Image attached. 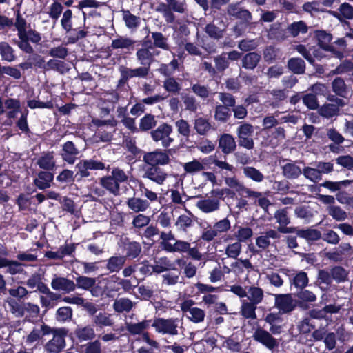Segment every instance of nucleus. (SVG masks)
Segmentation results:
<instances>
[{
	"mask_svg": "<svg viewBox=\"0 0 353 353\" xmlns=\"http://www.w3.org/2000/svg\"><path fill=\"white\" fill-rule=\"evenodd\" d=\"M126 204L128 208L134 212H144L150 206V203L147 200L134 196L128 199Z\"/></svg>",
	"mask_w": 353,
	"mask_h": 353,
	"instance_id": "nucleus-29",
	"label": "nucleus"
},
{
	"mask_svg": "<svg viewBox=\"0 0 353 353\" xmlns=\"http://www.w3.org/2000/svg\"><path fill=\"white\" fill-rule=\"evenodd\" d=\"M194 128L199 134L205 135L210 130L211 124L208 119L199 117L194 120Z\"/></svg>",
	"mask_w": 353,
	"mask_h": 353,
	"instance_id": "nucleus-44",
	"label": "nucleus"
},
{
	"mask_svg": "<svg viewBox=\"0 0 353 353\" xmlns=\"http://www.w3.org/2000/svg\"><path fill=\"white\" fill-rule=\"evenodd\" d=\"M218 97L222 105H225L229 108H233L236 105V98L231 93L220 92L218 94Z\"/></svg>",
	"mask_w": 353,
	"mask_h": 353,
	"instance_id": "nucleus-54",
	"label": "nucleus"
},
{
	"mask_svg": "<svg viewBox=\"0 0 353 353\" xmlns=\"http://www.w3.org/2000/svg\"><path fill=\"white\" fill-rule=\"evenodd\" d=\"M333 92L338 96L345 97L347 88L345 81L341 77H336L332 83Z\"/></svg>",
	"mask_w": 353,
	"mask_h": 353,
	"instance_id": "nucleus-47",
	"label": "nucleus"
},
{
	"mask_svg": "<svg viewBox=\"0 0 353 353\" xmlns=\"http://www.w3.org/2000/svg\"><path fill=\"white\" fill-rule=\"evenodd\" d=\"M163 87L167 92L173 94H179L181 89L180 84L172 76L164 81Z\"/></svg>",
	"mask_w": 353,
	"mask_h": 353,
	"instance_id": "nucleus-56",
	"label": "nucleus"
},
{
	"mask_svg": "<svg viewBox=\"0 0 353 353\" xmlns=\"http://www.w3.org/2000/svg\"><path fill=\"white\" fill-rule=\"evenodd\" d=\"M288 68L294 74H303L305 71V63L299 57H292L288 61Z\"/></svg>",
	"mask_w": 353,
	"mask_h": 353,
	"instance_id": "nucleus-33",
	"label": "nucleus"
},
{
	"mask_svg": "<svg viewBox=\"0 0 353 353\" xmlns=\"http://www.w3.org/2000/svg\"><path fill=\"white\" fill-rule=\"evenodd\" d=\"M37 163L41 169L48 171L53 170L56 165V162L54 158V152H43L41 156L38 159Z\"/></svg>",
	"mask_w": 353,
	"mask_h": 353,
	"instance_id": "nucleus-26",
	"label": "nucleus"
},
{
	"mask_svg": "<svg viewBox=\"0 0 353 353\" xmlns=\"http://www.w3.org/2000/svg\"><path fill=\"white\" fill-rule=\"evenodd\" d=\"M159 264L154 265L153 270L155 273L160 274L168 270H176L175 263L172 262L168 257H161L159 260Z\"/></svg>",
	"mask_w": 353,
	"mask_h": 353,
	"instance_id": "nucleus-37",
	"label": "nucleus"
},
{
	"mask_svg": "<svg viewBox=\"0 0 353 353\" xmlns=\"http://www.w3.org/2000/svg\"><path fill=\"white\" fill-rule=\"evenodd\" d=\"M0 54L3 60L11 62L15 59L12 48L6 42L0 43Z\"/></svg>",
	"mask_w": 353,
	"mask_h": 353,
	"instance_id": "nucleus-53",
	"label": "nucleus"
},
{
	"mask_svg": "<svg viewBox=\"0 0 353 353\" xmlns=\"http://www.w3.org/2000/svg\"><path fill=\"white\" fill-rule=\"evenodd\" d=\"M243 173L245 176L256 182H261L264 179L263 174L254 167H245L243 168Z\"/></svg>",
	"mask_w": 353,
	"mask_h": 353,
	"instance_id": "nucleus-60",
	"label": "nucleus"
},
{
	"mask_svg": "<svg viewBox=\"0 0 353 353\" xmlns=\"http://www.w3.org/2000/svg\"><path fill=\"white\" fill-rule=\"evenodd\" d=\"M274 217L276 220V223H278L279 225L278 227V231L280 233H292V232H287L285 230V229L294 228V226L288 227V225L290 223V217L289 216L287 208L277 210L274 214Z\"/></svg>",
	"mask_w": 353,
	"mask_h": 353,
	"instance_id": "nucleus-15",
	"label": "nucleus"
},
{
	"mask_svg": "<svg viewBox=\"0 0 353 353\" xmlns=\"http://www.w3.org/2000/svg\"><path fill=\"white\" fill-rule=\"evenodd\" d=\"M68 333V329L60 327L44 345V350L47 353H61L66 346L65 337Z\"/></svg>",
	"mask_w": 353,
	"mask_h": 353,
	"instance_id": "nucleus-4",
	"label": "nucleus"
},
{
	"mask_svg": "<svg viewBox=\"0 0 353 353\" xmlns=\"http://www.w3.org/2000/svg\"><path fill=\"white\" fill-rule=\"evenodd\" d=\"M261 59L260 54L256 52H248L241 59L242 67L246 70H252L257 66Z\"/></svg>",
	"mask_w": 353,
	"mask_h": 353,
	"instance_id": "nucleus-25",
	"label": "nucleus"
},
{
	"mask_svg": "<svg viewBox=\"0 0 353 353\" xmlns=\"http://www.w3.org/2000/svg\"><path fill=\"white\" fill-rule=\"evenodd\" d=\"M77 176V172L74 174L73 171L64 169L56 177V179L61 183H72L74 181L80 182L81 180H78L79 178Z\"/></svg>",
	"mask_w": 353,
	"mask_h": 353,
	"instance_id": "nucleus-39",
	"label": "nucleus"
},
{
	"mask_svg": "<svg viewBox=\"0 0 353 353\" xmlns=\"http://www.w3.org/2000/svg\"><path fill=\"white\" fill-rule=\"evenodd\" d=\"M223 28L217 27L214 23H207L205 26V32L214 39H219L223 36V32L226 31L225 23H222Z\"/></svg>",
	"mask_w": 353,
	"mask_h": 353,
	"instance_id": "nucleus-49",
	"label": "nucleus"
},
{
	"mask_svg": "<svg viewBox=\"0 0 353 353\" xmlns=\"http://www.w3.org/2000/svg\"><path fill=\"white\" fill-rule=\"evenodd\" d=\"M75 168L77 169L78 180L88 177L90 170H103L105 168L104 163L94 159L80 160Z\"/></svg>",
	"mask_w": 353,
	"mask_h": 353,
	"instance_id": "nucleus-7",
	"label": "nucleus"
},
{
	"mask_svg": "<svg viewBox=\"0 0 353 353\" xmlns=\"http://www.w3.org/2000/svg\"><path fill=\"white\" fill-rule=\"evenodd\" d=\"M198 207L202 212L210 213L219 209L220 202L218 199H203L198 202Z\"/></svg>",
	"mask_w": 353,
	"mask_h": 353,
	"instance_id": "nucleus-34",
	"label": "nucleus"
},
{
	"mask_svg": "<svg viewBox=\"0 0 353 353\" xmlns=\"http://www.w3.org/2000/svg\"><path fill=\"white\" fill-rule=\"evenodd\" d=\"M54 174L48 171H40L33 181L34 185L39 190H46L51 187Z\"/></svg>",
	"mask_w": 353,
	"mask_h": 353,
	"instance_id": "nucleus-22",
	"label": "nucleus"
},
{
	"mask_svg": "<svg viewBox=\"0 0 353 353\" xmlns=\"http://www.w3.org/2000/svg\"><path fill=\"white\" fill-rule=\"evenodd\" d=\"M63 28L66 30L68 42L75 43L79 39L83 38L86 32L83 30L72 29V23H61Z\"/></svg>",
	"mask_w": 353,
	"mask_h": 353,
	"instance_id": "nucleus-32",
	"label": "nucleus"
},
{
	"mask_svg": "<svg viewBox=\"0 0 353 353\" xmlns=\"http://www.w3.org/2000/svg\"><path fill=\"white\" fill-rule=\"evenodd\" d=\"M179 320L174 318H155L152 324V327L155 331L162 334H169L175 336L179 334L178 327Z\"/></svg>",
	"mask_w": 353,
	"mask_h": 353,
	"instance_id": "nucleus-3",
	"label": "nucleus"
},
{
	"mask_svg": "<svg viewBox=\"0 0 353 353\" xmlns=\"http://www.w3.org/2000/svg\"><path fill=\"white\" fill-rule=\"evenodd\" d=\"M296 305V301L292 298V294H277L275 297V305L283 314L292 312Z\"/></svg>",
	"mask_w": 353,
	"mask_h": 353,
	"instance_id": "nucleus-12",
	"label": "nucleus"
},
{
	"mask_svg": "<svg viewBox=\"0 0 353 353\" xmlns=\"http://www.w3.org/2000/svg\"><path fill=\"white\" fill-rule=\"evenodd\" d=\"M96 284L94 278L88 277L85 276H79L76 278V287L78 288L88 290L93 288Z\"/></svg>",
	"mask_w": 353,
	"mask_h": 353,
	"instance_id": "nucleus-51",
	"label": "nucleus"
},
{
	"mask_svg": "<svg viewBox=\"0 0 353 353\" xmlns=\"http://www.w3.org/2000/svg\"><path fill=\"white\" fill-rule=\"evenodd\" d=\"M330 272L332 280H335L336 283H343L347 280L348 273L343 267L336 265L331 268Z\"/></svg>",
	"mask_w": 353,
	"mask_h": 353,
	"instance_id": "nucleus-45",
	"label": "nucleus"
},
{
	"mask_svg": "<svg viewBox=\"0 0 353 353\" xmlns=\"http://www.w3.org/2000/svg\"><path fill=\"white\" fill-rule=\"evenodd\" d=\"M279 49L273 46H268L263 50L264 61L268 63H273L277 58Z\"/></svg>",
	"mask_w": 353,
	"mask_h": 353,
	"instance_id": "nucleus-63",
	"label": "nucleus"
},
{
	"mask_svg": "<svg viewBox=\"0 0 353 353\" xmlns=\"http://www.w3.org/2000/svg\"><path fill=\"white\" fill-rule=\"evenodd\" d=\"M51 286L55 290H62L66 292H72L76 288L73 281L65 277L57 276L56 275L52 280Z\"/></svg>",
	"mask_w": 353,
	"mask_h": 353,
	"instance_id": "nucleus-21",
	"label": "nucleus"
},
{
	"mask_svg": "<svg viewBox=\"0 0 353 353\" xmlns=\"http://www.w3.org/2000/svg\"><path fill=\"white\" fill-rule=\"evenodd\" d=\"M339 111V108L336 105L331 103L323 105L319 110L320 114L327 119H330L337 115Z\"/></svg>",
	"mask_w": 353,
	"mask_h": 353,
	"instance_id": "nucleus-58",
	"label": "nucleus"
},
{
	"mask_svg": "<svg viewBox=\"0 0 353 353\" xmlns=\"http://www.w3.org/2000/svg\"><path fill=\"white\" fill-rule=\"evenodd\" d=\"M232 108L217 103L214 108V119L222 123L228 122L232 116Z\"/></svg>",
	"mask_w": 353,
	"mask_h": 353,
	"instance_id": "nucleus-30",
	"label": "nucleus"
},
{
	"mask_svg": "<svg viewBox=\"0 0 353 353\" xmlns=\"http://www.w3.org/2000/svg\"><path fill=\"white\" fill-rule=\"evenodd\" d=\"M256 304L251 302L244 301L241 305V314L245 319H256Z\"/></svg>",
	"mask_w": 353,
	"mask_h": 353,
	"instance_id": "nucleus-41",
	"label": "nucleus"
},
{
	"mask_svg": "<svg viewBox=\"0 0 353 353\" xmlns=\"http://www.w3.org/2000/svg\"><path fill=\"white\" fill-rule=\"evenodd\" d=\"M26 24L27 23H0V30L6 27L16 26L18 30V35L20 39L18 46L23 52L32 54L33 52V48L30 46L27 35H26Z\"/></svg>",
	"mask_w": 353,
	"mask_h": 353,
	"instance_id": "nucleus-11",
	"label": "nucleus"
},
{
	"mask_svg": "<svg viewBox=\"0 0 353 353\" xmlns=\"http://www.w3.org/2000/svg\"><path fill=\"white\" fill-rule=\"evenodd\" d=\"M231 228L230 221L228 218H224L222 220L215 223L212 228L210 226L209 230L203 232L201 239L205 241L210 242L212 241L219 234L228 231Z\"/></svg>",
	"mask_w": 353,
	"mask_h": 353,
	"instance_id": "nucleus-8",
	"label": "nucleus"
},
{
	"mask_svg": "<svg viewBox=\"0 0 353 353\" xmlns=\"http://www.w3.org/2000/svg\"><path fill=\"white\" fill-rule=\"evenodd\" d=\"M143 161L148 166H162L170 162V150L156 149L152 152H143Z\"/></svg>",
	"mask_w": 353,
	"mask_h": 353,
	"instance_id": "nucleus-2",
	"label": "nucleus"
},
{
	"mask_svg": "<svg viewBox=\"0 0 353 353\" xmlns=\"http://www.w3.org/2000/svg\"><path fill=\"white\" fill-rule=\"evenodd\" d=\"M93 326L103 328L107 326H112L113 325L112 320L110 317V314L106 312H100L99 314H95L92 319Z\"/></svg>",
	"mask_w": 353,
	"mask_h": 353,
	"instance_id": "nucleus-36",
	"label": "nucleus"
},
{
	"mask_svg": "<svg viewBox=\"0 0 353 353\" xmlns=\"http://www.w3.org/2000/svg\"><path fill=\"white\" fill-rule=\"evenodd\" d=\"M136 55L142 67L148 68L149 72L154 61V52H152L149 48H141L137 51Z\"/></svg>",
	"mask_w": 353,
	"mask_h": 353,
	"instance_id": "nucleus-27",
	"label": "nucleus"
},
{
	"mask_svg": "<svg viewBox=\"0 0 353 353\" xmlns=\"http://www.w3.org/2000/svg\"><path fill=\"white\" fill-rule=\"evenodd\" d=\"M291 285H294L296 288H305L309 282V279L306 272L300 271L292 278L290 279Z\"/></svg>",
	"mask_w": 353,
	"mask_h": 353,
	"instance_id": "nucleus-40",
	"label": "nucleus"
},
{
	"mask_svg": "<svg viewBox=\"0 0 353 353\" xmlns=\"http://www.w3.org/2000/svg\"><path fill=\"white\" fill-rule=\"evenodd\" d=\"M132 307L133 303L128 298L117 299L113 303V308L118 313L129 312Z\"/></svg>",
	"mask_w": 353,
	"mask_h": 353,
	"instance_id": "nucleus-38",
	"label": "nucleus"
},
{
	"mask_svg": "<svg viewBox=\"0 0 353 353\" xmlns=\"http://www.w3.org/2000/svg\"><path fill=\"white\" fill-rule=\"evenodd\" d=\"M187 212L192 217L185 214H181L178 217L176 222V225H179L180 228L183 231H186L188 228H190L192 225L194 219L196 221L197 219V218L195 217L189 210H187Z\"/></svg>",
	"mask_w": 353,
	"mask_h": 353,
	"instance_id": "nucleus-48",
	"label": "nucleus"
},
{
	"mask_svg": "<svg viewBox=\"0 0 353 353\" xmlns=\"http://www.w3.org/2000/svg\"><path fill=\"white\" fill-rule=\"evenodd\" d=\"M72 316L73 310L69 306L61 307L56 312V319L59 322L69 321Z\"/></svg>",
	"mask_w": 353,
	"mask_h": 353,
	"instance_id": "nucleus-50",
	"label": "nucleus"
},
{
	"mask_svg": "<svg viewBox=\"0 0 353 353\" xmlns=\"http://www.w3.org/2000/svg\"><path fill=\"white\" fill-rule=\"evenodd\" d=\"M179 68V62L176 59H173L168 64H161L159 72L167 77L172 76Z\"/></svg>",
	"mask_w": 353,
	"mask_h": 353,
	"instance_id": "nucleus-55",
	"label": "nucleus"
},
{
	"mask_svg": "<svg viewBox=\"0 0 353 353\" xmlns=\"http://www.w3.org/2000/svg\"><path fill=\"white\" fill-rule=\"evenodd\" d=\"M254 127L249 123H241L236 129L239 145L247 150L254 148V143L252 138Z\"/></svg>",
	"mask_w": 353,
	"mask_h": 353,
	"instance_id": "nucleus-5",
	"label": "nucleus"
},
{
	"mask_svg": "<svg viewBox=\"0 0 353 353\" xmlns=\"http://www.w3.org/2000/svg\"><path fill=\"white\" fill-rule=\"evenodd\" d=\"M121 248L125 260H132L139 257L142 251V246L139 242L132 241L128 237L121 239Z\"/></svg>",
	"mask_w": 353,
	"mask_h": 353,
	"instance_id": "nucleus-9",
	"label": "nucleus"
},
{
	"mask_svg": "<svg viewBox=\"0 0 353 353\" xmlns=\"http://www.w3.org/2000/svg\"><path fill=\"white\" fill-rule=\"evenodd\" d=\"M172 130V125L163 122L156 129L150 132V136L155 142L161 141L162 146L167 148L174 141V139L170 137Z\"/></svg>",
	"mask_w": 353,
	"mask_h": 353,
	"instance_id": "nucleus-6",
	"label": "nucleus"
},
{
	"mask_svg": "<svg viewBox=\"0 0 353 353\" xmlns=\"http://www.w3.org/2000/svg\"><path fill=\"white\" fill-rule=\"evenodd\" d=\"M119 68L123 71L128 79L133 77L145 78L149 73L148 68L139 67L132 69L122 65L120 66Z\"/></svg>",
	"mask_w": 353,
	"mask_h": 353,
	"instance_id": "nucleus-35",
	"label": "nucleus"
},
{
	"mask_svg": "<svg viewBox=\"0 0 353 353\" xmlns=\"http://www.w3.org/2000/svg\"><path fill=\"white\" fill-rule=\"evenodd\" d=\"M81 353H102L101 343L99 339L90 341L81 345Z\"/></svg>",
	"mask_w": 353,
	"mask_h": 353,
	"instance_id": "nucleus-42",
	"label": "nucleus"
},
{
	"mask_svg": "<svg viewBox=\"0 0 353 353\" xmlns=\"http://www.w3.org/2000/svg\"><path fill=\"white\" fill-rule=\"evenodd\" d=\"M215 63V68L218 72H223L230 65V62L226 58V53H222L214 59Z\"/></svg>",
	"mask_w": 353,
	"mask_h": 353,
	"instance_id": "nucleus-57",
	"label": "nucleus"
},
{
	"mask_svg": "<svg viewBox=\"0 0 353 353\" xmlns=\"http://www.w3.org/2000/svg\"><path fill=\"white\" fill-rule=\"evenodd\" d=\"M55 70L61 74L65 73L68 70V68L67 64L61 60L57 59H50L48 62H46V66L45 70Z\"/></svg>",
	"mask_w": 353,
	"mask_h": 353,
	"instance_id": "nucleus-43",
	"label": "nucleus"
},
{
	"mask_svg": "<svg viewBox=\"0 0 353 353\" xmlns=\"http://www.w3.org/2000/svg\"><path fill=\"white\" fill-rule=\"evenodd\" d=\"M25 264L16 260H10L8 258L0 259V269L6 268L4 271L5 274L10 275H16L17 274H22L24 272L23 266Z\"/></svg>",
	"mask_w": 353,
	"mask_h": 353,
	"instance_id": "nucleus-18",
	"label": "nucleus"
},
{
	"mask_svg": "<svg viewBox=\"0 0 353 353\" xmlns=\"http://www.w3.org/2000/svg\"><path fill=\"white\" fill-rule=\"evenodd\" d=\"M227 12L230 20L248 21L251 19L250 12L242 8L239 3L230 5L228 7Z\"/></svg>",
	"mask_w": 353,
	"mask_h": 353,
	"instance_id": "nucleus-19",
	"label": "nucleus"
},
{
	"mask_svg": "<svg viewBox=\"0 0 353 353\" xmlns=\"http://www.w3.org/2000/svg\"><path fill=\"white\" fill-rule=\"evenodd\" d=\"M205 316V311L199 307H194L187 315V318L194 323L203 322Z\"/></svg>",
	"mask_w": 353,
	"mask_h": 353,
	"instance_id": "nucleus-61",
	"label": "nucleus"
},
{
	"mask_svg": "<svg viewBox=\"0 0 353 353\" xmlns=\"http://www.w3.org/2000/svg\"><path fill=\"white\" fill-rule=\"evenodd\" d=\"M219 148L225 155L233 152L236 148L234 137L230 134L224 133L221 134L219 139Z\"/></svg>",
	"mask_w": 353,
	"mask_h": 353,
	"instance_id": "nucleus-20",
	"label": "nucleus"
},
{
	"mask_svg": "<svg viewBox=\"0 0 353 353\" xmlns=\"http://www.w3.org/2000/svg\"><path fill=\"white\" fill-rule=\"evenodd\" d=\"M105 268L110 273L119 272L121 270L125 263V258L121 255H114L106 261Z\"/></svg>",
	"mask_w": 353,
	"mask_h": 353,
	"instance_id": "nucleus-23",
	"label": "nucleus"
},
{
	"mask_svg": "<svg viewBox=\"0 0 353 353\" xmlns=\"http://www.w3.org/2000/svg\"><path fill=\"white\" fill-rule=\"evenodd\" d=\"M143 177L148 179L158 185H162L166 180L168 174L161 166L145 165Z\"/></svg>",
	"mask_w": 353,
	"mask_h": 353,
	"instance_id": "nucleus-13",
	"label": "nucleus"
},
{
	"mask_svg": "<svg viewBox=\"0 0 353 353\" xmlns=\"http://www.w3.org/2000/svg\"><path fill=\"white\" fill-rule=\"evenodd\" d=\"M252 338L270 350H273L279 346L277 340L269 332L260 327L255 330Z\"/></svg>",
	"mask_w": 353,
	"mask_h": 353,
	"instance_id": "nucleus-10",
	"label": "nucleus"
},
{
	"mask_svg": "<svg viewBox=\"0 0 353 353\" xmlns=\"http://www.w3.org/2000/svg\"><path fill=\"white\" fill-rule=\"evenodd\" d=\"M329 13H332L340 21L353 19V7L347 3H342L338 12Z\"/></svg>",
	"mask_w": 353,
	"mask_h": 353,
	"instance_id": "nucleus-31",
	"label": "nucleus"
},
{
	"mask_svg": "<svg viewBox=\"0 0 353 353\" xmlns=\"http://www.w3.org/2000/svg\"><path fill=\"white\" fill-rule=\"evenodd\" d=\"M283 175L288 179H298L302 174L301 168L294 162H290L281 166Z\"/></svg>",
	"mask_w": 353,
	"mask_h": 353,
	"instance_id": "nucleus-28",
	"label": "nucleus"
},
{
	"mask_svg": "<svg viewBox=\"0 0 353 353\" xmlns=\"http://www.w3.org/2000/svg\"><path fill=\"white\" fill-rule=\"evenodd\" d=\"M285 230L296 233L297 236L304 239L307 241H314L321 239V232L317 229L310 228L302 229L299 227H294V229H285Z\"/></svg>",
	"mask_w": 353,
	"mask_h": 353,
	"instance_id": "nucleus-16",
	"label": "nucleus"
},
{
	"mask_svg": "<svg viewBox=\"0 0 353 353\" xmlns=\"http://www.w3.org/2000/svg\"><path fill=\"white\" fill-rule=\"evenodd\" d=\"M328 214L337 221H343L347 218V212L338 205H330L327 208Z\"/></svg>",
	"mask_w": 353,
	"mask_h": 353,
	"instance_id": "nucleus-46",
	"label": "nucleus"
},
{
	"mask_svg": "<svg viewBox=\"0 0 353 353\" xmlns=\"http://www.w3.org/2000/svg\"><path fill=\"white\" fill-rule=\"evenodd\" d=\"M47 54L54 58L64 59L68 54V50L67 48L61 45L57 47L50 48Z\"/></svg>",
	"mask_w": 353,
	"mask_h": 353,
	"instance_id": "nucleus-62",
	"label": "nucleus"
},
{
	"mask_svg": "<svg viewBox=\"0 0 353 353\" xmlns=\"http://www.w3.org/2000/svg\"><path fill=\"white\" fill-rule=\"evenodd\" d=\"M321 239L323 241L332 245H336L340 241L339 234L335 231L330 229L324 230L323 234H321Z\"/></svg>",
	"mask_w": 353,
	"mask_h": 353,
	"instance_id": "nucleus-59",
	"label": "nucleus"
},
{
	"mask_svg": "<svg viewBox=\"0 0 353 353\" xmlns=\"http://www.w3.org/2000/svg\"><path fill=\"white\" fill-rule=\"evenodd\" d=\"M74 335L79 342H88L96 337L95 331L92 325H78L74 330Z\"/></svg>",
	"mask_w": 353,
	"mask_h": 353,
	"instance_id": "nucleus-17",
	"label": "nucleus"
},
{
	"mask_svg": "<svg viewBox=\"0 0 353 353\" xmlns=\"http://www.w3.org/2000/svg\"><path fill=\"white\" fill-rule=\"evenodd\" d=\"M157 121L155 116L151 113H146L139 120V132H148L156 127Z\"/></svg>",
	"mask_w": 353,
	"mask_h": 353,
	"instance_id": "nucleus-24",
	"label": "nucleus"
},
{
	"mask_svg": "<svg viewBox=\"0 0 353 353\" xmlns=\"http://www.w3.org/2000/svg\"><path fill=\"white\" fill-rule=\"evenodd\" d=\"M128 176L120 168H113L111 174L99 179V184L110 194L118 196L120 194V183L128 181Z\"/></svg>",
	"mask_w": 353,
	"mask_h": 353,
	"instance_id": "nucleus-1",
	"label": "nucleus"
},
{
	"mask_svg": "<svg viewBox=\"0 0 353 353\" xmlns=\"http://www.w3.org/2000/svg\"><path fill=\"white\" fill-rule=\"evenodd\" d=\"M191 90L198 97L202 99L209 97L210 90L208 86L201 85L200 83H194L191 85Z\"/></svg>",
	"mask_w": 353,
	"mask_h": 353,
	"instance_id": "nucleus-64",
	"label": "nucleus"
},
{
	"mask_svg": "<svg viewBox=\"0 0 353 353\" xmlns=\"http://www.w3.org/2000/svg\"><path fill=\"white\" fill-rule=\"evenodd\" d=\"M318 45L320 48L325 50H329L330 46L329 43L332 41V36L330 33H327L324 30L318 31L317 34Z\"/></svg>",
	"mask_w": 353,
	"mask_h": 353,
	"instance_id": "nucleus-52",
	"label": "nucleus"
},
{
	"mask_svg": "<svg viewBox=\"0 0 353 353\" xmlns=\"http://www.w3.org/2000/svg\"><path fill=\"white\" fill-rule=\"evenodd\" d=\"M79 154V149L75 144L70 141H68L63 144L60 152L62 159L68 164H74L78 158Z\"/></svg>",
	"mask_w": 353,
	"mask_h": 353,
	"instance_id": "nucleus-14",
	"label": "nucleus"
}]
</instances>
